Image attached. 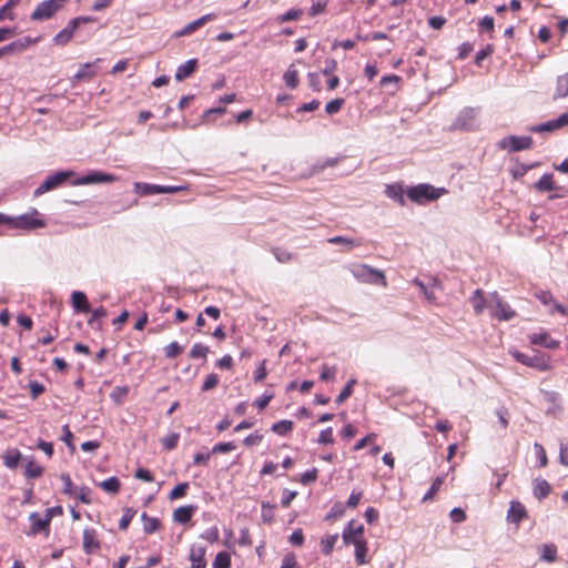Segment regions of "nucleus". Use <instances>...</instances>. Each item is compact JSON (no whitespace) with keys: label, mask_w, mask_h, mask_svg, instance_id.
Listing matches in <instances>:
<instances>
[{"label":"nucleus","mask_w":568,"mask_h":568,"mask_svg":"<svg viewBox=\"0 0 568 568\" xmlns=\"http://www.w3.org/2000/svg\"><path fill=\"white\" fill-rule=\"evenodd\" d=\"M534 495L538 499L546 498L550 491L551 487L549 483L545 479H536L534 483Z\"/></svg>","instance_id":"obj_29"},{"label":"nucleus","mask_w":568,"mask_h":568,"mask_svg":"<svg viewBox=\"0 0 568 568\" xmlns=\"http://www.w3.org/2000/svg\"><path fill=\"white\" fill-rule=\"evenodd\" d=\"M134 477L136 479L143 480L146 483H151L154 480L153 474L149 469H145V468H138L135 470Z\"/></svg>","instance_id":"obj_60"},{"label":"nucleus","mask_w":568,"mask_h":568,"mask_svg":"<svg viewBox=\"0 0 568 568\" xmlns=\"http://www.w3.org/2000/svg\"><path fill=\"white\" fill-rule=\"evenodd\" d=\"M36 42H37V39H31L30 37H26L23 39L13 41V42L0 48V59L9 53H12V52H22L29 45L34 44Z\"/></svg>","instance_id":"obj_15"},{"label":"nucleus","mask_w":568,"mask_h":568,"mask_svg":"<svg viewBox=\"0 0 568 568\" xmlns=\"http://www.w3.org/2000/svg\"><path fill=\"white\" fill-rule=\"evenodd\" d=\"M231 567V556L226 551H221L215 556L213 561V568H230Z\"/></svg>","instance_id":"obj_42"},{"label":"nucleus","mask_w":568,"mask_h":568,"mask_svg":"<svg viewBox=\"0 0 568 568\" xmlns=\"http://www.w3.org/2000/svg\"><path fill=\"white\" fill-rule=\"evenodd\" d=\"M116 178L112 174L102 173V172H93L91 174H88L85 176H82L74 181L72 184L74 185H84V184H92V183H102V182H114Z\"/></svg>","instance_id":"obj_16"},{"label":"nucleus","mask_w":568,"mask_h":568,"mask_svg":"<svg viewBox=\"0 0 568 568\" xmlns=\"http://www.w3.org/2000/svg\"><path fill=\"white\" fill-rule=\"evenodd\" d=\"M283 80L287 88L295 89L300 83V72L294 64H291L283 75Z\"/></svg>","instance_id":"obj_27"},{"label":"nucleus","mask_w":568,"mask_h":568,"mask_svg":"<svg viewBox=\"0 0 568 568\" xmlns=\"http://www.w3.org/2000/svg\"><path fill=\"white\" fill-rule=\"evenodd\" d=\"M540 558L547 562H554L557 559V547L554 544H545L540 548Z\"/></svg>","instance_id":"obj_35"},{"label":"nucleus","mask_w":568,"mask_h":568,"mask_svg":"<svg viewBox=\"0 0 568 568\" xmlns=\"http://www.w3.org/2000/svg\"><path fill=\"white\" fill-rule=\"evenodd\" d=\"M532 144L534 141L530 136L507 135L503 138L497 145L500 150H506L508 152H519L531 149Z\"/></svg>","instance_id":"obj_9"},{"label":"nucleus","mask_w":568,"mask_h":568,"mask_svg":"<svg viewBox=\"0 0 568 568\" xmlns=\"http://www.w3.org/2000/svg\"><path fill=\"white\" fill-rule=\"evenodd\" d=\"M90 495L91 489L88 486H82L75 490L73 496H75L81 503L90 505L92 503Z\"/></svg>","instance_id":"obj_47"},{"label":"nucleus","mask_w":568,"mask_h":568,"mask_svg":"<svg viewBox=\"0 0 568 568\" xmlns=\"http://www.w3.org/2000/svg\"><path fill=\"white\" fill-rule=\"evenodd\" d=\"M427 22L432 29L440 30L447 22V19L443 16H433L428 18Z\"/></svg>","instance_id":"obj_56"},{"label":"nucleus","mask_w":568,"mask_h":568,"mask_svg":"<svg viewBox=\"0 0 568 568\" xmlns=\"http://www.w3.org/2000/svg\"><path fill=\"white\" fill-rule=\"evenodd\" d=\"M280 568H300L295 554L292 551L285 554Z\"/></svg>","instance_id":"obj_51"},{"label":"nucleus","mask_w":568,"mask_h":568,"mask_svg":"<svg viewBox=\"0 0 568 568\" xmlns=\"http://www.w3.org/2000/svg\"><path fill=\"white\" fill-rule=\"evenodd\" d=\"M385 194L389 199L397 202L400 206H404L406 203L405 199H404V189H403V185H400V184L395 183V184L386 185Z\"/></svg>","instance_id":"obj_23"},{"label":"nucleus","mask_w":568,"mask_h":568,"mask_svg":"<svg viewBox=\"0 0 568 568\" xmlns=\"http://www.w3.org/2000/svg\"><path fill=\"white\" fill-rule=\"evenodd\" d=\"M317 442L320 444H333L334 443V436H333L332 427H327L326 429L322 430L320 433Z\"/></svg>","instance_id":"obj_58"},{"label":"nucleus","mask_w":568,"mask_h":568,"mask_svg":"<svg viewBox=\"0 0 568 568\" xmlns=\"http://www.w3.org/2000/svg\"><path fill=\"white\" fill-rule=\"evenodd\" d=\"M60 479L63 483V493L65 495L73 496L75 494L77 488L74 487L70 475L63 473L60 475Z\"/></svg>","instance_id":"obj_46"},{"label":"nucleus","mask_w":568,"mask_h":568,"mask_svg":"<svg viewBox=\"0 0 568 568\" xmlns=\"http://www.w3.org/2000/svg\"><path fill=\"white\" fill-rule=\"evenodd\" d=\"M510 354L518 363L532 367L539 372H547L551 368L549 363L550 357L546 354L528 356L519 351H511Z\"/></svg>","instance_id":"obj_6"},{"label":"nucleus","mask_w":568,"mask_h":568,"mask_svg":"<svg viewBox=\"0 0 568 568\" xmlns=\"http://www.w3.org/2000/svg\"><path fill=\"white\" fill-rule=\"evenodd\" d=\"M74 173L72 171H60L48 176L34 191V195H42L62 185Z\"/></svg>","instance_id":"obj_10"},{"label":"nucleus","mask_w":568,"mask_h":568,"mask_svg":"<svg viewBox=\"0 0 568 568\" xmlns=\"http://www.w3.org/2000/svg\"><path fill=\"white\" fill-rule=\"evenodd\" d=\"M443 484H444V478L443 477L435 478V480L433 481L430 488L424 495L423 501L426 503V501L433 500L434 497L436 496V494L440 490Z\"/></svg>","instance_id":"obj_38"},{"label":"nucleus","mask_w":568,"mask_h":568,"mask_svg":"<svg viewBox=\"0 0 568 568\" xmlns=\"http://www.w3.org/2000/svg\"><path fill=\"white\" fill-rule=\"evenodd\" d=\"M82 546L85 554L90 555L100 549V541L94 528H85L83 530Z\"/></svg>","instance_id":"obj_13"},{"label":"nucleus","mask_w":568,"mask_h":568,"mask_svg":"<svg viewBox=\"0 0 568 568\" xmlns=\"http://www.w3.org/2000/svg\"><path fill=\"white\" fill-rule=\"evenodd\" d=\"M357 434V428L352 425V424H347L345 425L339 435L343 439H346V440H349L351 438H353L355 435Z\"/></svg>","instance_id":"obj_62"},{"label":"nucleus","mask_w":568,"mask_h":568,"mask_svg":"<svg viewBox=\"0 0 568 568\" xmlns=\"http://www.w3.org/2000/svg\"><path fill=\"white\" fill-rule=\"evenodd\" d=\"M448 191L445 187H435L427 183H420L415 186H410L407 190L408 199L417 204H424L426 202H432L438 200L442 195L446 194Z\"/></svg>","instance_id":"obj_2"},{"label":"nucleus","mask_w":568,"mask_h":568,"mask_svg":"<svg viewBox=\"0 0 568 568\" xmlns=\"http://www.w3.org/2000/svg\"><path fill=\"white\" fill-rule=\"evenodd\" d=\"M14 229L21 230H36L45 226V222L41 219L40 213L33 210L31 213L22 214L16 219H11L9 223Z\"/></svg>","instance_id":"obj_8"},{"label":"nucleus","mask_w":568,"mask_h":568,"mask_svg":"<svg viewBox=\"0 0 568 568\" xmlns=\"http://www.w3.org/2000/svg\"><path fill=\"white\" fill-rule=\"evenodd\" d=\"M164 355L168 358H175L183 353V346L178 342H172L164 347Z\"/></svg>","instance_id":"obj_43"},{"label":"nucleus","mask_w":568,"mask_h":568,"mask_svg":"<svg viewBox=\"0 0 568 568\" xmlns=\"http://www.w3.org/2000/svg\"><path fill=\"white\" fill-rule=\"evenodd\" d=\"M99 487L109 494L115 495L121 489V481L118 477L112 476V477L99 483Z\"/></svg>","instance_id":"obj_31"},{"label":"nucleus","mask_w":568,"mask_h":568,"mask_svg":"<svg viewBox=\"0 0 568 568\" xmlns=\"http://www.w3.org/2000/svg\"><path fill=\"white\" fill-rule=\"evenodd\" d=\"M24 475L27 478H39L43 475V467L40 466L36 460L31 459L26 465Z\"/></svg>","instance_id":"obj_37"},{"label":"nucleus","mask_w":568,"mask_h":568,"mask_svg":"<svg viewBox=\"0 0 568 568\" xmlns=\"http://www.w3.org/2000/svg\"><path fill=\"white\" fill-rule=\"evenodd\" d=\"M189 489V484L187 483H182V484H179L176 485L170 493V499L171 500H175V499H179V498H182L186 495V491Z\"/></svg>","instance_id":"obj_49"},{"label":"nucleus","mask_w":568,"mask_h":568,"mask_svg":"<svg viewBox=\"0 0 568 568\" xmlns=\"http://www.w3.org/2000/svg\"><path fill=\"white\" fill-rule=\"evenodd\" d=\"M376 437L377 435L375 433H369L354 445L353 450L358 452L363 449L366 445L373 444L376 440Z\"/></svg>","instance_id":"obj_54"},{"label":"nucleus","mask_w":568,"mask_h":568,"mask_svg":"<svg viewBox=\"0 0 568 568\" xmlns=\"http://www.w3.org/2000/svg\"><path fill=\"white\" fill-rule=\"evenodd\" d=\"M58 337V328H54V332L51 333L49 331L44 332L41 337H39L38 343L41 345H48L52 343Z\"/></svg>","instance_id":"obj_63"},{"label":"nucleus","mask_w":568,"mask_h":568,"mask_svg":"<svg viewBox=\"0 0 568 568\" xmlns=\"http://www.w3.org/2000/svg\"><path fill=\"white\" fill-rule=\"evenodd\" d=\"M267 376L266 361H262L254 374V381L256 383L263 382Z\"/></svg>","instance_id":"obj_61"},{"label":"nucleus","mask_w":568,"mask_h":568,"mask_svg":"<svg viewBox=\"0 0 568 568\" xmlns=\"http://www.w3.org/2000/svg\"><path fill=\"white\" fill-rule=\"evenodd\" d=\"M215 13H209L205 16H202L201 18L187 23L183 29L175 32V37H185L190 36L203 26H205L207 22H211L216 19Z\"/></svg>","instance_id":"obj_12"},{"label":"nucleus","mask_w":568,"mask_h":568,"mask_svg":"<svg viewBox=\"0 0 568 568\" xmlns=\"http://www.w3.org/2000/svg\"><path fill=\"white\" fill-rule=\"evenodd\" d=\"M136 515V510L131 508V507H126L124 508L123 510V515L119 521V529L120 530H126L130 523L132 521V519L134 518V516Z\"/></svg>","instance_id":"obj_39"},{"label":"nucleus","mask_w":568,"mask_h":568,"mask_svg":"<svg viewBox=\"0 0 568 568\" xmlns=\"http://www.w3.org/2000/svg\"><path fill=\"white\" fill-rule=\"evenodd\" d=\"M53 510H59V513H62V508L60 506L45 509L44 517H40L38 513H31L29 516L31 525L29 531H27V535L36 536L38 534H43L44 537H49L50 524L53 518Z\"/></svg>","instance_id":"obj_4"},{"label":"nucleus","mask_w":568,"mask_h":568,"mask_svg":"<svg viewBox=\"0 0 568 568\" xmlns=\"http://www.w3.org/2000/svg\"><path fill=\"white\" fill-rule=\"evenodd\" d=\"M353 275L361 282L387 286L384 273L366 264H357L352 268Z\"/></svg>","instance_id":"obj_5"},{"label":"nucleus","mask_w":568,"mask_h":568,"mask_svg":"<svg viewBox=\"0 0 568 568\" xmlns=\"http://www.w3.org/2000/svg\"><path fill=\"white\" fill-rule=\"evenodd\" d=\"M72 306L75 312L88 313L90 312V303L83 292L75 291L71 295Z\"/></svg>","instance_id":"obj_22"},{"label":"nucleus","mask_w":568,"mask_h":568,"mask_svg":"<svg viewBox=\"0 0 568 568\" xmlns=\"http://www.w3.org/2000/svg\"><path fill=\"white\" fill-rule=\"evenodd\" d=\"M336 373H337L336 366H329L327 364H323L320 378L323 382L334 381Z\"/></svg>","instance_id":"obj_45"},{"label":"nucleus","mask_w":568,"mask_h":568,"mask_svg":"<svg viewBox=\"0 0 568 568\" xmlns=\"http://www.w3.org/2000/svg\"><path fill=\"white\" fill-rule=\"evenodd\" d=\"M364 526L351 520L343 530L342 538L345 545H354L355 547V561L358 566L366 565L367 559V541L364 537Z\"/></svg>","instance_id":"obj_1"},{"label":"nucleus","mask_w":568,"mask_h":568,"mask_svg":"<svg viewBox=\"0 0 568 568\" xmlns=\"http://www.w3.org/2000/svg\"><path fill=\"white\" fill-rule=\"evenodd\" d=\"M534 448H535L536 455H537V457L539 459V466L540 467H546L547 464H548V459H547V455H546L545 448L542 447V445H540L538 443H535Z\"/></svg>","instance_id":"obj_59"},{"label":"nucleus","mask_w":568,"mask_h":568,"mask_svg":"<svg viewBox=\"0 0 568 568\" xmlns=\"http://www.w3.org/2000/svg\"><path fill=\"white\" fill-rule=\"evenodd\" d=\"M317 476H318V470H317V468L314 467V468L308 469L305 473H303L301 475L300 481L303 485H307L310 483H314L317 479Z\"/></svg>","instance_id":"obj_53"},{"label":"nucleus","mask_w":568,"mask_h":568,"mask_svg":"<svg viewBox=\"0 0 568 568\" xmlns=\"http://www.w3.org/2000/svg\"><path fill=\"white\" fill-rule=\"evenodd\" d=\"M536 297L545 305L555 303V297L549 291H539L536 293Z\"/></svg>","instance_id":"obj_64"},{"label":"nucleus","mask_w":568,"mask_h":568,"mask_svg":"<svg viewBox=\"0 0 568 568\" xmlns=\"http://www.w3.org/2000/svg\"><path fill=\"white\" fill-rule=\"evenodd\" d=\"M135 191L141 195H153V194H162V185L158 184H149V183H135Z\"/></svg>","instance_id":"obj_30"},{"label":"nucleus","mask_w":568,"mask_h":568,"mask_svg":"<svg viewBox=\"0 0 568 568\" xmlns=\"http://www.w3.org/2000/svg\"><path fill=\"white\" fill-rule=\"evenodd\" d=\"M95 18L93 17H77L72 20L69 21L68 26L61 30L59 33L55 34V37L53 38V43L55 45H60V47H63L73 37L75 30L81 26V24H84V23H91V22H95Z\"/></svg>","instance_id":"obj_7"},{"label":"nucleus","mask_w":568,"mask_h":568,"mask_svg":"<svg viewBox=\"0 0 568 568\" xmlns=\"http://www.w3.org/2000/svg\"><path fill=\"white\" fill-rule=\"evenodd\" d=\"M209 352H210V349L207 346L203 345L202 343H195L190 351V357L194 358V359H196V358L206 359Z\"/></svg>","instance_id":"obj_41"},{"label":"nucleus","mask_w":568,"mask_h":568,"mask_svg":"<svg viewBox=\"0 0 568 568\" xmlns=\"http://www.w3.org/2000/svg\"><path fill=\"white\" fill-rule=\"evenodd\" d=\"M327 242L331 243V244L344 245V251H346V252H348L352 248L357 247V246H359L362 244L359 241H356V240H353V239H348V237H345V236H339V235L329 237L327 240Z\"/></svg>","instance_id":"obj_33"},{"label":"nucleus","mask_w":568,"mask_h":568,"mask_svg":"<svg viewBox=\"0 0 568 568\" xmlns=\"http://www.w3.org/2000/svg\"><path fill=\"white\" fill-rule=\"evenodd\" d=\"M294 428V423L288 419H283L272 425V432L277 435L285 436L288 435Z\"/></svg>","instance_id":"obj_34"},{"label":"nucleus","mask_w":568,"mask_h":568,"mask_svg":"<svg viewBox=\"0 0 568 568\" xmlns=\"http://www.w3.org/2000/svg\"><path fill=\"white\" fill-rule=\"evenodd\" d=\"M487 308L490 316L497 321H510L517 315L516 311L497 292L488 296Z\"/></svg>","instance_id":"obj_3"},{"label":"nucleus","mask_w":568,"mask_h":568,"mask_svg":"<svg viewBox=\"0 0 568 568\" xmlns=\"http://www.w3.org/2000/svg\"><path fill=\"white\" fill-rule=\"evenodd\" d=\"M59 9L60 6L58 2H41L33 11L31 18L39 21L47 20L50 19Z\"/></svg>","instance_id":"obj_14"},{"label":"nucleus","mask_w":568,"mask_h":568,"mask_svg":"<svg viewBox=\"0 0 568 568\" xmlns=\"http://www.w3.org/2000/svg\"><path fill=\"white\" fill-rule=\"evenodd\" d=\"M196 65H197L196 59L187 60L185 63L181 64L178 68L176 73H175V79L178 81H182V80L186 79L195 71Z\"/></svg>","instance_id":"obj_25"},{"label":"nucleus","mask_w":568,"mask_h":568,"mask_svg":"<svg viewBox=\"0 0 568 568\" xmlns=\"http://www.w3.org/2000/svg\"><path fill=\"white\" fill-rule=\"evenodd\" d=\"M344 99L342 98H338V99H334L332 100L331 102H328L325 106V111L328 113V114H335L337 112L341 111L343 104H344Z\"/></svg>","instance_id":"obj_52"},{"label":"nucleus","mask_w":568,"mask_h":568,"mask_svg":"<svg viewBox=\"0 0 568 568\" xmlns=\"http://www.w3.org/2000/svg\"><path fill=\"white\" fill-rule=\"evenodd\" d=\"M338 540V534L327 535L321 539V550L324 555L328 556L332 554L335 544Z\"/></svg>","instance_id":"obj_36"},{"label":"nucleus","mask_w":568,"mask_h":568,"mask_svg":"<svg viewBox=\"0 0 568 568\" xmlns=\"http://www.w3.org/2000/svg\"><path fill=\"white\" fill-rule=\"evenodd\" d=\"M16 3L17 2H6V4L0 9V21L14 19L13 9Z\"/></svg>","instance_id":"obj_48"},{"label":"nucleus","mask_w":568,"mask_h":568,"mask_svg":"<svg viewBox=\"0 0 568 568\" xmlns=\"http://www.w3.org/2000/svg\"><path fill=\"white\" fill-rule=\"evenodd\" d=\"M566 97H568V73L558 75L554 99H561Z\"/></svg>","instance_id":"obj_28"},{"label":"nucleus","mask_w":568,"mask_h":568,"mask_svg":"<svg viewBox=\"0 0 568 568\" xmlns=\"http://www.w3.org/2000/svg\"><path fill=\"white\" fill-rule=\"evenodd\" d=\"M220 383V378L217 376V374H209L202 385V390L203 392H209V390H212L214 389Z\"/></svg>","instance_id":"obj_50"},{"label":"nucleus","mask_w":568,"mask_h":568,"mask_svg":"<svg viewBox=\"0 0 568 568\" xmlns=\"http://www.w3.org/2000/svg\"><path fill=\"white\" fill-rule=\"evenodd\" d=\"M529 341L534 345H541L549 349H556L559 346V342L547 332L532 333L529 335Z\"/></svg>","instance_id":"obj_17"},{"label":"nucleus","mask_w":568,"mask_h":568,"mask_svg":"<svg viewBox=\"0 0 568 568\" xmlns=\"http://www.w3.org/2000/svg\"><path fill=\"white\" fill-rule=\"evenodd\" d=\"M179 439L180 434L171 433L168 436L163 437L161 439V443L166 450H172L178 446Z\"/></svg>","instance_id":"obj_44"},{"label":"nucleus","mask_w":568,"mask_h":568,"mask_svg":"<svg viewBox=\"0 0 568 568\" xmlns=\"http://www.w3.org/2000/svg\"><path fill=\"white\" fill-rule=\"evenodd\" d=\"M29 389L30 395L33 399L38 398L41 394L45 392V387L37 381L30 382Z\"/></svg>","instance_id":"obj_57"},{"label":"nucleus","mask_w":568,"mask_h":568,"mask_svg":"<svg viewBox=\"0 0 568 568\" xmlns=\"http://www.w3.org/2000/svg\"><path fill=\"white\" fill-rule=\"evenodd\" d=\"M526 517L527 510L525 506L520 501L513 500L507 513V519L518 525Z\"/></svg>","instance_id":"obj_19"},{"label":"nucleus","mask_w":568,"mask_h":568,"mask_svg":"<svg viewBox=\"0 0 568 568\" xmlns=\"http://www.w3.org/2000/svg\"><path fill=\"white\" fill-rule=\"evenodd\" d=\"M191 568H206L205 550L202 547L191 550Z\"/></svg>","instance_id":"obj_26"},{"label":"nucleus","mask_w":568,"mask_h":568,"mask_svg":"<svg viewBox=\"0 0 568 568\" xmlns=\"http://www.w3.org/2000/svg\"><path fill=\"white\" fill-rule=\"evenodd\" d=\"M195 511H196V506H193V505L181 506L174 510L173 520L179 524H187L192 519Z\"/></svg>","instance_id":"obj_20"},{"label":"nucleus","mask_w":568,"mask_h":568,"mask_svg":"<svg viewBox=\"0 0 568 568\" xmlns=\"http://www.w3.org/2000/svg\"><path fill=\"white\" fill-rule=\"evenodd\" d=\"M566 125H568V113H564L557 119L549 120L545 123L534 125L530 128V131L535 133L552 132Z\"/></svg>","instance_id":"obj_11"},{"label":"nucleus","mask_w":568,"mask_h":568,"mask_svg":"<svg viewBox=\"0 0 568 568\" xmlns=\"http://www.w3.org/2000/svg\"><path fill=\"white\" fill-rule=\"evenodd\" d=\"M488 297L485 296L483 290H476L470 296V303L473 305L474 312L476 315L483 314L485 308H487Z\"/></svg>","instance_id":"obj_21"},{"label":"nucleus","mask_w":568,"mask_h":568,"mask_svg":"<svg viewBox=\"0 0 568 568\" xmlns=\"http://www.w3.org/2000/svg\"><path fill=\"white\" fill-rule=\"evenodd\" d=\"M143 531L148 535L154 534L161 527V521L155 517H149L145 513L142 514Z\"/></svg>","instance_id":"obj_32"},{"label":"nucleus","mask_w":568,"mask_h":568,"mask_svg":"<svg viewBox=\"0 0 568 568\" xmlns=\"http://www.w3.org/2000/svg\"><path fill=\"white\" fill-rule=\"evenodd\" d=\"M534 189L538 192L564 191V187L557 186L554 174H544L535 184Z\"/></svg>","instance_id":"obj_18"},{"label":"nucleus","mask_w":568,"mask_h":568,"mask_svg":"<svg viewBox=\"0 0 568 568\" xmlns=\"http://www.w3.org/2000/svg\"><path fill=\"white\" fill-rule=\"evenodd\" d=\"M22 458V454L17 448H11L6 450V453L2 455V460L6 467L10 469L17 468L19 462Z\"/></svg>","instance_id":"obj_24"},{"label":"nucleus","mask_w":568,"mask_h":568,"mask_svg":"<svg viewBox=\"0 0 568 568\" xmlns=\"http://www.w3.org/2000/svg\"><path fill=\"white\" fill-rule=\"evenodd\" d=\"M129 394V387L128 386H115L112 392L110 393V397L112 400L116 404H122L125 397Z\"/></svg>","instance_id":"obj_40"},{"label":"nucleus","mask_w":568,"mask_h":568,"mask_svg":"<svg viewBox=\"0 0 568 568\" xmlns=\"http://www.w3.org/2000/svg\"><path fill=\"white\" fill-rule=\"evenodd\" d=\"M236 448L233 442L219 443L212 448V454L230 453Z\"/></svg>","instance_id":"obj_55"}]
</instances>
